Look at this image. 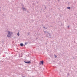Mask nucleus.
Here are the masks:
<instances>
[{
  "mask_svg": "<svg viewBox=\"0 0 77 77\" xmlns=\"http://www.w3.org/2000/svg\"><path fill=\"white\" fill-rule=\"evenodd\" d=\"M7 37H8V38H11L12 35L13 34V32H12L8 31H7Z\"/></svg>",
  "mask_w": 77,
  "mask_h": 77,
  "instance_id": "nucleus-1",
  "label": "nucleus"
},
{
  "mask_svg": "<svg viewBox=\"0 0 77 77\" xmlns=\"http://www.w3.org/2000/svg\"><path fill=\"white\" fill-rule=\"evenodd\" d=\"M46 33L47 35L46 36L48 38H51V36L50 35V34L48 32H46Z\"/></svg>",
  "mask_w": 77,
  "mask_h": 77,
  "instance_id": "nucleus-2",
  "label": "nucleus"
},
{
  "mask_svg": "<svg viewBox=\"0 0 77 77\" xmlns=\"http://www.w3.org/2000/svg\"><path fill=\"white\" fill-rule=\"evenodd\" d=\"M43 64H44V61H40V63H39L40 65H41V64H42V65H43Z\"/></svg>",
  "mask_w": 77,
  "mask_h": 77,
  "instance_id": "nucleus-3",
  "label": "nucleus"
},
{
  "mask_svg": "<svg viewBox=\"0 0 77 77\" xmlns=\"http://www.w3.org/2000/svg\"><path fill=\"white\" fill-rule=\"evenodd\" d=\"M24 62L26 63H30V61L26 62L25 61Z\"/></svg>",
  "mask_w": 77,
  "mask_h": 77,
  "instance_id": "nucleus-4",
  "label": "nucleus"
},
{
  "mask_svg": "<svg viewBox=\"0 0 77 77\" xmlns=\"http://www.w3.org/2000/svg\"><path fill=\"white\" fill-rule=\"evenodd\" d=\"M22 9L23 10V11H24V10L26 11V8H23Z\"/></svg>",
  "mask_w": 77,
  "mask_h": 77,
  "instance_id": "nucleus-5",
  "label": "nucleus"
},
{
  "mask_svg": "<svg viewBox=\"0 0 77 77\" xmlns=\"http://www.w3.org/2000/svg\"><path fill=\"white\" fill-rule=\"evenodd\" d=\"M17 35H18V36H20V33H19V32H18L17 33Z\"/></svg>",
  "mask_w": 77,
  "mask_h": 77,
  "instance_id": "nucleus-6",
  "label": "nucleus"
},
{
  "mask_svg": "<svg viewBox=\"0 0 77 77\" xmlns=\"http://www.w3.org/2000/svg\"><path fill=\"white\" fill-rule=\"evenodd\" d=\"M67 8L68 9H70V7H67Z\"/></svg>",
  "mask_w": 77,
  "mask_h": 77,
  "instance_id": "nucleus-7",
  "label": "nucleus"
},
{
  "mask_svg": "<svg viewBox=\"0 0 77 77\" xmlns=\"http://www.w3.org/2000/svg\"><path fill=\"white\" fill-rule=\"evenodd\" d=\"M21 46H23V44H20Z\"/></svg>",
  "mask_w": 77,
  "mask_h": 77,
  "instance_id": "nucleus-8",
  "label": "nucleus"
},
{
  "mask_svg": "<svg viewBox=\"0 0 77 77\" xmlns=\"http://www.w3.org/2000/svg\"><path fill=\"white\" fill-rule=\"evenodd\" d=\"M67 75H69V73H68Z\"/></svg>",
  "mask_w": 77,
  "mask_h": 77,
  "instance_id": "nucleus-9",
  "label": "nucleus"
},
{
  "mask_svg": "<svg viewBox=\"0 0 77 77\" xmlns=\"http://www.w3.org/2000/svg\"><path fill=\"white\" fill-rule=\"evenodd\" d=\"M55 58L57 57V56H56V55H55Z\"/></svg>",
  "mask_w": 77,
  "mask_h": 77,
  "instance_id": "nucleus-10",
  "label": "nucleus"
},
{
  "mask_svg": "<svg viewBox=\"0 0 77 77\" xmlns=\"http://www.w3.org/2000/svg\"><path fill=\"white\" fill-rule=\"evenodd\" d=\"M44 29H45V27H44Z\"/></svg>",
  "mask_w": 77,
  "mask_h": 77,
  "instance_id": "nucleus-11",
  "label": "nucleus"
},
{
  "mask_svg": "<svg viewBox=\"0 0 77 77\" xmlns=\"http://www.w3.org/2000/svg\"><path fill=\"white\" fill-rule=\"evenodd\" d=\"M69 27V26H68V28Z\"/></svg>",
  "mask_w": 77,
  "mask_h": 77,
  "instance_id": "nucleus-12",
  "label": "nucleus"
},
{
  "mask_svg": "<svg viewBox=\"0 0 77 77\" xmlns=\"http://www.w3.org/2000/svg\"><path fill=\"white\" fill-rule=\"evenodd\" d=\"M28 35H29V33H28Z\"/></svg>",
  "mask_w": 77,
  "mask_h": 77,
  "instance_id": "nucleus-13",
  "label": "nucleus"
}]
</instances>
